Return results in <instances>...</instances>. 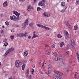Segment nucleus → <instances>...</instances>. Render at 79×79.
Returning a JSON list of instances; mask_svg holds the SVG:
<instances>
[{
    "mask_svg": "<svg viewBox=\"0 0 79 79\" xmlns=\"http://www.w3.org/2000/svg\"><path fill=\"white\" fill-rule=\"evenodd\" d=\"M54 73L56 74V75L59 76H56L54 77V79H61V76L63 75V73L60 72L55 70Z\"/></svg>",
    "mask_w": 79,
    "mask_h": 79,
    "instance_id": "f257e3e1",
    "label": "nucleus"
},
{
    "mask_svg": "<svg viewBox=\"0 0 79 79\" xmlns=\"http://www.w3.org/2000/svg\"><path fill=\"white\" fill-rule=\"evenodd\" d=\"M28 21V19L26 20L25 21V23H23L21 25V29H22L23 30L24 29L26 28V26L28 25V22L27 21Z\"/></svg>",
    "mask_w": 79,
    "mask_h": 79,
    "instance_id": "f03ea898",
    "label": "nucleus"
},
{
    "mask_svg": "<svg viewBox=\"0 0 79 79\" xmlns=\"http://www.w3.org/2000/svg\"><path fill=\"white\" fill-rule=\"evenodd\" d=\"M36 26L37 27H41V28H43V29H44L46 30H49L50 29V28L44 26L43 25H40V24H36Z\"/></svg>",
    "mask_w": 79,
    "mask_h": 79,
    "instance_id": "7ed1b4c3",
    "label": "nucleus"
},
{
    "mask_svg": "<svg viewBox=\"0 0 79 79\" xmlns=\"http://www.w3.org/2000/svg\"><path fill=\"white\" fill-rule=\"evenodd\" d=\"M13 13L15 14V15H16L18 19H17V20H19V15H20V13H19L17 11L15 10H14L13 12Z\"/></svg>",
    "mask_w": 79,
    "mask_h": 79,
    "instance_id": "20e7f679",
    "label": "nucleus"
},
{
    "mask_svg": "<svg viewBox=\"0 0 79 79\" xmlns=\"http://www.w3.org/2000/svg\"><path fill=\"white\" fill-rule=\"evenodd\" d=\"M14 50V48H10L9 50H8L6 52V53L4 55V56H6L8 54L11 52H12V51H13Z\"/></svg>",
    "mask_w": 79,
    "mask_h": 79,
    "instance_id": "39448f33",
    "label": "nucleus"
},
{
    "mask_svg": "<svg viewBox=\"0 0 79 79\" xmlns=\"http://www.w3.org/2000/svg\"><path fill=\"white\" fill-rule=\"evenodd\" d=\"M48 74H50V73L52 72V65H49L48 66Z\"/></svg>",
    "mask_w": 79,
    "mask_h": 79,
    "instance_id": "423d86ee",
    "label": "nucleus"
},
{
    "mask_svg": "<svg viewBox=\"0 0 79 79\" xmlns=\"http://www.w3.org/2000/svg\"><path fill=\"white\" fill-rule=\"evenodd\" d=\"M20 63H21V62H19V61L18 60H16L15 63V67L18 68L19 66Z\"/></svg>",
    "mask_w": 79,
    "mask_h": 79,
    "instance_id": "0eeeda50",
    "label": "nucleus"
},
{
    "mask_svg": "<svg viewBox=\"0 0 79 79\" xmlns=\"http://www.w3.org/2000/svg\"><path fill=\"white\" fill-rule=\"evenodd\" d=\"M44 2H45V0H43L40 1L38 3V5H39V6H44Z\"/></svg>",
    "mask_w": 79,
    "mask_h": 79,
    "instance_id": "6e6552de",
    "label": "nucleus"
},
{
    "mask_svg": "<svg viewBox=\"0 0 79 79\" xmlns=\"http://www.w3.org/2000/svg\"><path fill=\"white\" fill-rule=\"evenodd\" d=\"M10 18L11 20L15 19L16 21H18V20H17V19H18V18H16V17L15 16V15L10 16Z\"/></svg>",
    "mask_w": 79,
    "mask_h": 79,
    "instance_id": "1a4fd4ad",
    "label": "nucleus"
},
{
    "mask_svg": "<svg viewBox=\"0 0 79 79\" xmlns=\"http://www.w3.org/2000/svg\"><path fill=\"white\" fill-rule=\"evenodd\" d=\"M71 46L72 47H74L75 44L74 43V40L73 39H72L71 41Z\"/></svg>",
    "mask_w": 79,
    "mask_h": 79,
    "instance_id": "9d476101",
    "label": "nucleus"
},
{
    "mask_svg": "<svg viewBox=\"0 0 79 79\" xmlns=\"http://www.w3.org/2000/svg\"><path fill=\"white\" fill-rule=\"evenodd\" d=\"M68 71H69V69L68 68L64 69L63 71H64L66 74L68 73Z\"/></svg>",
    "mask_w": 79,
    "mask_h": 79,
    "instance_id": "9b49d317",
    "label": "nucleus"
},
{
    "mask_svg": "<svg viewBox=\"0 0 79 79\" xmlns=\"http://www.w3.org/2000/svg\"><path fill=\"white\" fill-rule=\"evenodd\" d=\"M38 37V35H37L35 34H33V36L32 38V39H33L34 38L37 37Z\"/></svg>",
    "mask_w": 79,
    "mask_h": 79,
    "instance_id": "f8f14e48",
    "label": "nucleus"
},
{
    "mask_svg": "<svg viewBox=\"0 0 79 79\" xmlns=\"http://www.w3.org/2000/svg\"><path fill=\"white\" fill-rule=\"evenodd\" d=\"M31 8H32V7L30 6H28V7L27 8V11H31Z\"/></svg>",
    "mask_w": 79,
    "mask_h": 79,
    "instance_id": "ddd939ff",
    "label": "nucleus"
},
{
    "mask_svg": "<svg viewBox=\"0 0 79 79\" xmlns=\"http://www.w3.org/2000/svg\"><path fill=\"white\" fill-rule=\"evenodd\" d=\"M58 59L59 61H63V58L61 57H58Z\"/></svg>",
    "mask_w": 79,
    "mask_h": 79,
    "instance_id": "4468645a",
    "label": "nucleus"
},
{
    "mask_svg": "<svg viewBox=\"0 0 79 79\" xmlns=\"http://www.w3.org/2000/svg\"><path fill=\"white\" fill-rule=\"evenodd\" d=\"M67 26L69 29H72V27H71V26L70 25V24H68Z\"/></svg>",
    "mask_w": 79,
    "mask_h": 79,
    "instance_id": "2eb2a0df",
    "label": "nucleus"
},
{
    "mask_svg": "<svg viewBox=\"0 0 79 79\" xmlns=\"http://www.w3.org/2000/svg\"><path fill=\"white\" fill-rule=\"evenodd\" d=\"M43 15H44V16H46V17H48V14H46L45 12H44L43 13Z\"/></svg>",
    "mask_w": 79,
    "mask_h": 79,
    "instance_id": "dca6fc26",
    "label": "nucleus"
},
{
    "mask_svg": "<svg viewBox=\"0 0 79 79\" xmlns=\"http://www.w3.org/2000/svg\"><path fill=\"white\" fill-rule=\"evenodd\" d=\"M57 37L59 38H61L62 37V36L60 34H58L57 35Z\"/></svg>",
    "mask_w": 79,
    "mask_h": 79,
    "instance_id": "f3484780",
    "label": "nucleus"
},
{
    "mask_svg": "<svg viewBox=\"0 0 79 79\" xmlns=\"http://www.w3.org/2000/svg\"><path fill=\"white\" fill-rule=\"evenodd\" d=\"M76 4L77 5H79V0H77L76 1Z\"/></svg>",
    "mask_w": 79,
    "mask_h": 79,
    "instance_id": "a211bd4d",
    "label": "nucleus"
},
{
    "mask_svg": "<svg viewBox=\"0 0 79 79\" xmlns=\"http://www.w3.org/2000/svg\"><path fill=\"white\" fill-rule=\"evenodd\" d=\"M25 66H26L25 64H24L22 66V69L23 70H24V68H25Z\"/></svg>",
    "mask_w": 79,
    "mask_h": 79,
    "instance_id": "6ab92c4d",
    "label": "nucleus"
},
{
    "mask_svg": "<svg viewBox=\"0 0 79 79\" xmlns=\"http://www.w3.org/2000/svg\"><path fill=\"white\" fill-rule=\"evenodd\" d=\"M24 55L25 56H27V55H28V52L27 51H26L24 52Z\"/></svg>",
    "mask_w": 79,
    "mask_h": 79,
    "instance_id": "aec40b11",
    "label": "nucleus"
},
{
    "mask_svg": "<svg viewBox=\"0 0 79 79\" xmlns=\"http://www.w3.org/2000/svg\"><path fill=\"white\" fill-rule=\"evenodd\" d=\"M64 45V43L63 42L61 43L60 45V47H63Z\"/></svg>",
    "mask_w": 79,
    "mask_h": 79,
    "instance_id": "412c9836",
    "label": "nucleus"
},
{
    "mask_svg": "<svg viewBox=\"0 0 79 79\" xmlns=\"http://www.w3.org/2000/svg\"><path fill=\"white\" fill-rule=\"evenodd\" d=\"M77 28H78V27H77V25L74 26V30H77Z\"/></svg>",
    "mask_w": 79,
    "mask_h": 79,
    "instance_id": "4be33fe9",
    "label": "nucleus"
},
{
    "mask_svg": "<svg viewBox=\"0 0 79 79\" xmlns=\"http://www.w3.org/2000/svg\"><path fill=\"white\" fill-rule=\"evenodd\" d=\"M77 72H75V74L74 75V77H77Z\"/></svg>",
    "mask_w": 79,
    "mask_h": 79,
    "instance_id": "5701e85b",
    "label": "nucleus"
},
{
    "mask_svg": "<svg viewBox=\"0 0 79 79\" xmlns=\"http://www.w3.org/2000/svg\"><path fill=\"white\" fill-rule=\"evenodd\" d=\"M61 5L62 6H64L65 5V3L64 2H62L61 3Z\"/></svg>",
    "mask_w": 79,
    "mask_h": 79,
    "instance_id": "b1692460",
    "label": "nucleus"
},
{
    "mask_svg": "<svg viewBox=\"0 0 79 79\" xmlns=\"http://www.w3.org/2000/svg\"><path fill=\"white\" fill-rule=\"evenodd\" d=\"M7 4H8V3H7V2H5L4 3L3 5H4V6H7Z\"/></svg>",
    "mask_w": 79,
    "mask_h": 79,
    "instance_id": "393cba45",
    "label": "nucleus"
},
{
    "mask_svg": "<svg viewBox=\"0 0 79 79\" xmlns=\"http://www.w3.org/2000/svg\"><path fill=\"white\" fill-rule=\"evenodd\" d=\"M65 34L68 38H69V36H68V35H69V34H68V33L67 31H66Z\"/></svg>",
    "mask_w": 79,
    "mask_h": 79,
    "instance_id": "a878e982",
    "label": "nucleus"
},
{
    "mask_svg": "<svg viewBox=\"0 0 79 79\" xmlns=\"http://www.w3.org/2000/svg\"><path fill=\"white\" fill-rule=\"evenodd\" d=\"M28 73H29V70L27 69V71L25 73V74H28Z\"/></svg>",
    "mask_w": 79,
    "mask_h": 79,
    "instance_id": "bb28decb",
    "label": "nucleus"
},
{
    "mask_svg": "<svg viewBox=\"0 0 79 79\" xmlns=\"http://www.w3.org/2000/svg\"><path fill=\"white\" fill-rule=\"evenodd\" d=\"M5 24L6 26H8L9 25V23L8 22H6Z\"/></svg>",
    "mask_w": 79,
    "mask_h": 79,
    "instance_id": "cd10ccee",
    "label": "nucleus"
},
{
    "mask_svg": "<svg viewBox=\"0 0 79 79\" xmlns=\"http://www.w3.org/2000/svg\"><path fill=\"white\" fill-rule=\"evenodd\" d=\"M7 45H8V43L7 42H5L4 43V46L5 47H6V46H7Z\"/></svg>",
    "mask_w": 79,
    "mask_h": 79,
    "instance_id": "c85d7f7f",
    "label": "nucleus"
},
{
    "mask_svg": "<svg viewBox=\"0 0 79 79\" xmlns=\"http://www.w3.org/2000/svg\"><path fill=\"white\" fill-rule=\"evenodd\" d=\"M41 9V8H40V7H38L37 9L38 11H39Z\"/></svg>",
    "mask_w": 79,
    "mask_h": 79,
    "instance_id": "c756f323",
    "label": "nucleus"
},
{
    "mask_svg": "<svg viewBox=\"0 0 79 79\" xmlns=\"http://www.w3.org/2000/svg\"><path fill=\"white\" fill-rule=\"evenodd\" d=\"M65 24H66V25H68V24H69V23H68V22L67 21H65Z\"/></svg>",
    "mask_w": 79,
    "mask_h": 79,
    "instance_id": "7c9ffc66",
    "label": "nucleus"
},
{
    "mask_svg": "<svg viewBox=\"0 0 79 79\" xmlns=\"http://www.w3.org/2000/svg\"><path fill=\"white\" fill-rule=\"evenodd\" d=\"M26 62H27V60H24L23 62V64H25L26 63Z\"/></svg>",
    "mask_w": 79,
    "mask_h": 79,
    "instance_id": "2f4dec72",
    "label": "nucleus"
},
{
    "mask_svg": "<svg viewBox=\"0 0 79 79\" xmlns=\"http://www.w3.org/2000/svg\"><path fill=\"white\" fill-rule=\"evenodd\" d=\"M27 35V34H26V33H25L24 34H23V37H26Z\"/></svg>",
    "mask_w": 79,
    "mask_h": 79,
    "instance_id": "473e14b6",
    "label": "nucleus"
},
{
    "mask_svg": "<svg viewBox=\"0 0 79 79\" xmlns=\"http://www.w3.org/2000/svg\"><path fill=\"white\" fill-rule=\"evenodd\" d=\"M65 53H66V55H67V54L68 55H69V52L68 51H66L65 52Z\"/></svg>",
    "mask_w": 79,
    "mask_h": 79,
    "instance_id": "72a5a7b5",
    "label": "nucleus"
},
{
    "mask_svg": "<svg viewBox=\"0 0 79 79\" xmlns=\"http://www.w3.org/2000/svg\"><path fill=\"white\" fill-rule=\"evenodd\" d=\"M60 64H61V65H62V66L64 65V62H60Z\"/></svg>",
    "mask_w": 79,
    "mask_h": 79,
    "instance_id": "f704fd0d",
    "label": "nucleus"
},
{
    "mask_svg": "<svg viewBox=\"0 0 79 79\" xmlns=\"http://www.w3.org/2000/svg\"><path fill=\"white\" fill-rule=\"evenodd\" d=\"M77 59L78 61V62H79V55H77Z\"/></svg>",
    "mask_w": 79,
    "mask_h": 79,
    "instance_id": "c9c22d12",
    "label": "nucleus"
},
{
    "mask_svg": "<svg viewBox=\"0 0 79 79\" xmlns=\"http://www.w3.org/2000/svg\"><path fill=\"white\" fill-rule=\"evenodd\" d=\"M53 54L54 56H56L57 55V53H56V52H54L53 53Z\"/></svg>",
    "mask_w": 79,
    "mask_h": 79,
    "instance_id": "e433bc0d",
    "label": "nucleus"
},
{
    "mask_svg": "<svg viewBox=\"0 0 79 79\" xmlns=\"http://www.w3.org/2000/svg\"><path fill=\"white\" fill-rule=\"evenodd\" d=\"M20 37H23V33H21L20 34Z\"/></svg>",
    "mask_w": 79,
    "mask_h": 79,
    "instance_id": "4c0bfd02",
    "label": "nucleus"
},
{
    "mask_svg": "<svg viewBox=\"0 0 79 79\" xmlns=\"http://www.w3.org/2000/svg\"><path fill=\"white\" fill-rule=\"evenodd\" d=\"M7 41V39H5L3 40V42H6Z\"/></svg>",
    "mask_w": 79,
    "mask_h": 79,
    "instance_id": "58836bf2",
    "label": "nucleus"
},
{
    "mask_svg": "<svg viewBox=\"0 0 79 79\" xmlns=\"http://www.w3.org/2000/svg\"><path fill=\"white\" fill-rule=\"evenodd\" d=\"M55 47V45L53 44L52 46V48H54Z\"/></svg>",
    "mask_w": 79,
    "mask_h": 79,
    "instance_id": "ea45409f",
    "label": "nucleus"
},
{
    "mask_svg": "<svg viewBox=\"0 0 79 79\" xmlns=\"http://www.w3.org/2000/svg\"><path fill=\"white\" fill-rule=\"evenodd\" d=\"M55 61H58V57L55 58Z\"/></svg>",
    "mask_w": 79,
    "mask_h": 79,
    "instance_id": "a19ab883",
    "label": "nucleus"
},
{
    "mask_svg": "<svg viewBox=\"0 0 79 79\" xmlns=\"http://www.w3.org/2000/svg\"><path fill=\"white\" fill-rule=\"evenodd\" d=\"M65 11V10H61L60 12L61 13H64Z\"/></svg>",
    "mask_w": 79,
    "mask_h": 79,
    "instance_id": "79ce46f5",
    "label": "nucleus"
},
{
    "mask_svg": "<svg viewBox=\"0 0 79 79\" xmlns=\"http://www.w3.org/2000/svg\"><path fill=\"white\" fill-rule=\"evenodd\" d=\"M1 34H3V30H1Z\"/></svg>",
    "mask_w": 79,
    "mask_h": 79,
    "instance_id": "37998d69",
    "label": "nucleus"
},
{
    "mask_svg": "<svg viewBox=\"0 0 79 79\" xmlns=\"http://www.w3.org/2000/svg\"><path fill=\"white\" fill-rule=\"evenodd\" d=\"M34 69H32L31 70V73L33 74L34 73Z\"/></svg>",
    "mask_w": 79,
    "mask_h": 79,
    "instance_id": "c03bdc74",
    "label": "nucleus"
},
{
    "mask_svg": "<svg viewBox=\"0 0 79 79\" xmlns=\"http://www.w3.org/2000/svg\"><path fill=\"white\" fill-rule=\"evenodd\" d=\"M20 2L22 3V2H24V0H19Z\"/></svg>",
    "mask_w": 79,
    "mask_h": 79,
    "instance_id": "a18cd8bd",
    "label": "nucleus"
},
{
    "mask_svg": "<svg viewBox=\"0 0 79 79\" xmlns=\"http://www.w3.org/2000/svg\"><path fill=\"white\" fill-rule=\"evenodd\" d=\"M14 36H12L10 37V38H11V39H12L13 40V39H14Z\"/></svg>",
    "mask_w": 79,
    "mask_h": 79,
    "instance_id": "49530a36",
    "label": "nucleus"
},
{
    "mask_svg": "<svg viewBox=\"0 0 79 79\" xmlns=\"http://www.w3.org/2000/svg\"><path fill=\"white\" fill-rule=\"evenodd\" d=\"M14 27H19V25H14Z\"/></svg>",
    "mask_w": 79,
    "mask_h": 79,
    "instance_id": "de8ad7c7",
    "label": "nucleus"
},
{
    "mask_svg": "<svg viewBox=\"0 0 79 79\" xmlns=\"http://www.w3.org/2000/svg\"><path fill=\"white\" fill-rule=\"evenodd\" d=\"M75 78H76L75 79H79V76H77Z\"/></svg>",
    "mask_w": 79,
    "mask_h": 79,
    "instance_id": "09e8293b",
    "label": "nucleus"
},
{
    "mask_svg": "<svg viewBox=\"0 0 79 79\" xmlns=\"http://www.w3.org/2000/svg\"><path fill=\"white\" fill-rule=\"evenodd\" d=\"M69 63H72V59H70L69 60Z\"/></svg>",
    "mask_w": 79,
    "mask_h": 79,
    "instance_id": "8fccbe9b",
    "label": "nucleus"
},
{
    "mask_svg": "<svg viewBox=\"0 0 79 79\" xmlns=\"http://www.w3.org/2000/svg\"><path fill=\"white\" fill-rule=\"evenodd\" d=\"M17 36L18 37H20V34H19L17 35Z\"/></svg>",
    "mask_w": 79,
    "mask_h": 79,
    "instance_id": "3c124183",
    "label": "nucleus"
},
{
    "mask_svg": "<svg viewBox=\"0 0 79 79\" xmlns=\"http://www.w3.org/2000/svg\"><path fill=\"white\" fill-rule=\"evenodd\" d=\"M35 64H33L32 65V66L33 68H35Z\"/></svg>",
    "mask_w": 79,
    "mask_h": 79,
    "instance_id": "603ef678",
    "label": "nucleus"
},
{
    "mask_svg": "<svg viewBox=\"0 0 79 79\" xmlns=\"http://www.w3.org/2000/svg\"><path fill=\"white\" fill-rule=\"evenodd\" d=\"M28 39H31V36H28Z\"/></svg>",
    "mask_w": 79,
    "mask_h": 79,
    "instance_id": "864d4df0",
    "label": "nucleus"
},
{
    "mask_svg": "<svg viewBox=\"0 0 79 79\" xmlns=\"http://www.w3.org/2000/svg\"><path fill=\"white\" fill-rule=\"evenodd\" d=\"M44 64H45V63L44 62H43L42 64V66H44Z\"/></svg>",
    "mask_w": 79,
    "mask_h": 79,
    "instance_id": "5fc2aeb1",
    "label": "nucleus"
},
{
    "mask_svg": "<svg viewBox=\"0 0 79 79\" xmlns=\"http://www.w3.org/2000/svg\"><path fill=\"white\" fill-rule=\"evenodd\" d=\"M40 73L42 74H43V72L42 71H40Z\"/></svg>",
    "mask_w": 79,
    "mask_h": 79,
    "instance_id": "6e6d98bb",
    "label": "nucleus"
},
{
    "mask_svg": "<svg viewBox=\"0 0 79 79\" xmlns=\"http://www.w3.org/2000/svg\"><path fill=\"white\" fill-rule=\"evenodd\" d=\"M29 79H31V75L29 76Z\"/></svg>",
    "mask_w": 79,
    "mask_h": 79,
    "instance_id": "4d7b16f0",
    "label": "nucleus"
},
{
    "mask_svg": "<svg viewBox=\"0 0 79 79\" xmlns=\"http://www.w3.org/2000/svg\"><path fill=\"white\" fill-rule=\"evenodd\" d=\"M50 52H48L47 55H50Z\"/></svg>",
    "mask_w": 79,
    "mask_h": 79,
    "instance_id": "13d9d810",
    "label": "nucleus"
},
{
    "mask_svg": "<svg viewBox=\"0 0 79 79\" xmlns=\"http://www.w3.org/2000/svg\"><path fill=\"white\" fill-rule=\"evenodd\" d=\"M39 65H41V62H39Z\"/></svg>",
    "mask_w": 79,
    "mask_h": 79,
    "instance_id": "bf43d9fd",
    "label": "nucleus"
},
{
    "mask_svg": "<svg viewBox=\"0 0 79 79\" xmlns=\"http://www.w3.org/2000/svg\"><path fill=\"white\" fill-rule=\"evenodd\" d=\"M26 77L27 78V77H28V75H27H27H26Z\"/></svg>",
    "mask_w": 79,
    "mask_h": 79,
    "instance_id": "052dcab7",
    "label": "nucleus"
},
{
    "mask_svg": "<svg viewBox=\"0 0 79 79\" xmlns=\"http://www.w3.org/2000/svg\"><path fill=\"white\" fill-rule=\"evenodd\" d=\"M45 47H48V45H45Z\"/></svg>",
    "mask_w": 79,
    "mask_h": 79,
    "instance_id": "680f3d73",
    "label": "nucleus"
},
{
    "mask_svg": "<svg viewBox=\"0 0 79 79\" xmlns=\"http://www.w3.org/2000/svg\"><path fill=\"white\" fill-rule=\"evenodd\" d=\"M42 66L43 67V68H44V69H43V70H44V69H45V68H44V65H42Z\"/></svg>",
    "mask_w": 79,
    "mask_h": 79,
    "instance_id": "e2e57ef3",
    "label": "nucleus"
},
{
    "mask_svg": "<svg viewBox=\"0 0 79 79\" xmlns=\"http://www.w3.org/2000/svg\"><path fill=\"white\" fill-rule=\"evenodd\" d=\"M14 31V30H13L11 31L12 32H13Z\"/></svg>",
    "mask_w": 79,
    "mask_h": 79,
    "instance_id": "0e129e2a",
    "label": "nucleus"
},
{
    "mask_svg": "<svg viewBox=\"0 0 79 79\" xmlns=\"http://www.w3.org/2000/svg\"><path fill=\"white\" fill-rule=\"evenodd\" d=\"M36 2V0H34V3H35Z\"/></svg>",
    "mask_w": 79,
    "mask_h": 79,
    "instance_id": "69168bd1",
    "label": "nucleus"
},
{
    "mask_svg": "<svg viewBox=\"0 0 79 79\" xmlns=\"http://www.w3.org/2000/svg\"><path fill=\"white\" fill-rule=\"evenodd\" d=\"M68 2H69V0H67Z\"/></svg>",
    "mask_w": 79,
    "mask_h": 79,
    "instance_id": "338daca9",
    "label": "nucleus"
},
{
    "mask_svg": "<svg viewBox=\"0 0 79 79\" xmlns=\"http://www.w3.org/2000/svg\"><path fill=\"white\" fill-rule=\"evenodd\" d=\"M2 37V35H0V37Z\"/></svg>",
    "mask_w": 79,
    "mask_h": 79,
    "instance_id": "774afa93",
    "label": "nucleus"
}]
</instances>
